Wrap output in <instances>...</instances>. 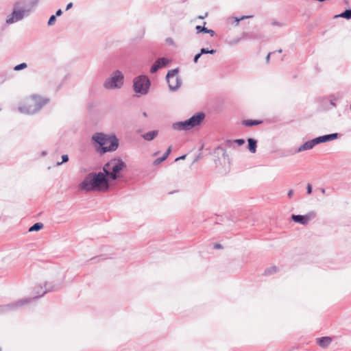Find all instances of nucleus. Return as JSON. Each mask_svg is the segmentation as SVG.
I'll return each mask as SVG.
<instances>
[{"instance_id": "obj_1", "label": "nucleus", "mask_w": 351, "mask_h": 351, "mask_svg": "<svg viewBox=\"0 0 351 351\" xmlns=\"http://www.w3.org/2000/svg\"><path fill=\"white\" fill-rule=\"evenodd\" d=\"M109 188V183L104 173H89L79 184V189L85 192L106 191Z\"/></svg>"}, {"instance_id": "obj_2", "label": "nucleus", "mask_w": 351, "mask_h": 351, "mask_svg": "<svg viewBox=\"0 0 351 351\" xmlns=\"http://www.w3.org/2000/svg\"><path fill=\"white\" fill-rule=\"evenodd\" d=\"M91 141L96 151L100 154L114 152L119 144L118 138L114 134H106L96 132L91 137Z\"/></svg>"}, {"instance_id": "obj_3", "label": "nucleus", "mask_w": 351, "mask_h": 351, "mask_svg": "<svg viewBox=\"0 0 351 351\" xmlns=\"http://www.w3.org/2000/svg\"><path fill=\"white\" fill-rule=\"evenodd\" d=\"M49 99L43 98L40 96L33 95L29 98L25 100L24 103L21 104L18 110L22 114H34L38 112L43 106L48 104Z\"/></svg>"}, {"instance_id": "obj_4", "label": "nucleus", "mask_w": 351, "mask_h": 351, "mask_svg": "<svg viewBox=\"0 0 351 351\" xmlns=\"http://www.w3.org/2000/svg\"><path fill=\"white\" fill-rule=\"evenodd\" d=\"M125 162L121 158H113L108 162L103 167L104 173L106 176L111 180H115L120 178L121 171L126 169Z\"/></svg>"}, {"instance_id": "obj_5", "label": "nucleus", "mask_w": 351, "mask_h": 351, "mask_svg": "<svg viewBox=\"0 0 351 351\" xmlns=\"http://www.w3.org/2000/svg\"><path fill=\"white\" fill-rule=\"evenodd\" d=\"M205 114L204 112H198L192 116L187 120L184 121H178L172 124L171 127L176 131H186L196 126H198L204 121Z\"/></svg>"}, {"instance_id": "obj_6", "label": "nucleus", "mask_w": 351, "mask_h": 351, "mask_svg": "<svg viewBox=\"0 0 351 351\" xmlns=\"http://www.w3.org/2000/svg\"><path fill=\"white\" fill-rule=\"evenodd\" d=\"M124 83V76L121 71L116 70L106 79L103 83V86L107 90H114L121 88Z\"/></svg>"}, {"instance_id": "obj_7", "label": "nucleus", "mask_w": 351, "mask_h": 351, "mask_svg": "<svg viewBox=\"0 0 351 351\" xmlns=\"http://www.w3.org/2000/svg\"><path fill=\"white\" fill-rule=\"evenodd\" d=\"M31 12L30 8H23L21 1H18L14 4L13 12L8 16L6 23L12 24L22 20L25 16H27Z\"/></svg>"}, {"instance_id": "obj_8", "label": "nucleus", "mask_w": 351, "mask_h": 351, "mask_svg": "<svg viewBox=\"0 0 351 351\" xmlns=\"http://www.w3.org/2000/svg\"><path fill=\"white\" fill-rule=\"evenodd\" d=\"M150 86V81L145 75H140L134 79L133 88L136 93L146 95Z\"/></svg>"}, {"instance_id": "obj_9", "label": "nucleus", "mask_w": 351, "mask_h": 351, "mask_svg": "<svg viewBox=\"0 0 351 351\" xmlns=\"http://www.w3.org/2000/svg\"><path fill=\"white\" fill-rule=\"evenodd\" d=\"M179 70L178 68L168 71L166 78L169 88L171 91L178 90L182 85V80L178 75Z\"/></svg>"}, {"instance_id": "obj_10", "label": "nucleus", "mask_w": 351, "mask_h": 351, "mask_svg": "<svg viewBox=\"0 0 351 351\" xmlns=\"http://www.w3.org/2000/svg\"><path fill=\"white\" fill-rule=\"evenodd\" d=\"M31 298H25L14 302L0 305V313H5L11 311H14L23 306V305L29 303L31 301Z\"/></svg>"}, {"instance_id": "obj_11", "label": "nucleus", "mask_w": 351, "mask_h": 351, "mask_svg": "<svg viewBox=\"0 0 351 351\" xmlns=\"http://www.w3.org/2000/svg\"><path fill=\"white\" fill-rule=\"evenodd\" d=\"M317 216V213L315 211H311L306 213L304 215H293L291 216V219L293 221L298 223L302 225H307L309 221L313 219Z\"/></svg>"}, {"instance_id": "obj_12", "label": "nucleus", "mask_w": 351, "mask_h": 351, "mask_svg": "<svg viewBox=\"0 0 351 351\" xmlns=\"http://www.w3.org/2000/svg\"><path fill=\"white\" fill-rule=\"evenodd\" d=\"M169 63V60L166 58H160L157 59L155 62L153 64L150 69V72L152 73H156L159 69L165 66L167 64Z\"/></svg>"}, {"instance_id": "obj_13", "label": "nucleus", "mask_w": 351, "mask_h": 351, "mask_svg": "<svg viewBox=\"0 0 351 351\" xmlns=\"http://www.w3.org/2000/svg\"><path fill=\"white\" fill-rule=\"evenodd\" d=\"M339 136V134H338V133L326 134V135H324V136H321L315 138V141H316L317 144H319V143L333 141V140L337 138Z\"/></svg>"}, {"instance_id": "obj_14", "label": "nucleus", "mask_w": 351, "mask_h": 351, "mask_svg": "<svg viewBox=\"0 0 351 351\" xmlns=\"http://www.w3.org/2000/svg\"><path fill=\"white\" fill-rule=\"evenodd\" d=\"M317 145L315 138L308 141L299 147L298 152H304L312 149L315 145Z\"/></svg>"}, {"instance_id": "obj_15", "label": "nucleus", "mask_w": 351, "mask_h": 351, "mask_svg": "<svg viewBox=\"0 0 351 351\" xmlns=\"http://www.w3.org/2000/svg\"><path fill=\"white\" fill-rule=\"evenodd\" d=\"M40 291H36L37 295L35 296L34 298L43 296L47 291H52L58 290V287H53H53L52 286L47 287V284L45 283V290H43V288L41 286L40 287Z\"/></svg>"}, {"instance_id": "obj_16", "label": "nucleus", "mask_w": 351, "mask_h": 351, "mask_svg": "<svg viewBox=\"0 0 351 351\" xmlns=\"http://www.w3.org/2000/svg\"><path fill=\"white\" fill-rule=\"evenodd\" d=\"M158 130H153V131L145 133L144 134L142 135V137L145 141H150L153 140L154 138H156L158 136Z\"/></svg>"}, {"instance_id": "obj_17", "label": "nucleus", "mask_w": 351, "mask_h": 351, "mask_svg": "<svg viewBox=\"0 0 351 351\" xmlns=\"http://www.w3.org/2000/svg\"><path fill=\"white\" fill-rule=\"evenodd\" d=\"M332 341L330 337H324L319 339H317V343L319 346L322 348H326Z\"/></svg>"}, {"instance_id": "obj_18", "label": "nucleus", "mask_w": 351, "mask_h": 351, "mask_svg": "<svg viewBox=\"0 0 351 351\" xmlns=\"http://www.w3.org/2000/svg\"><path fill=\"white\" fill-rule=\"evenodd\" d=\"M248 149L251 153L254 154L256 152L257 141L252 138L247 139Z\"/></svg>"}, {"instance_id": "obj_19", "label": "nucleus", "mask_w": 351, "mask_h": 351, "mask_svg": "<svg viewBox=\"0 0 351 351\" xmlns=\"http://www.w3.org/2000/svg\"><path fill=\"white\" fill-rule=\"evenodd\" d=\"M262 123H263V121H260V120L245 119V120L243 121V124L247 127L258 125Z\"/></svg>"}, {"instance_id": "obj_20", "label": "nucleus", "mask_w": 351, "mask_h": 351, "mask_svg": "<svg viewBox=\"0 0 351 351\" xmlns=\"http://www.w3.org/2000/svg\"><path fill=\"white\" fill-rule=\"evenodd\" d=\"M195 29H197V33L204 32L209 34L211 36L215 35V32L212 29H209L204 26L197 25Z\"/></svg>"}, {"instance_id": "obj_21", "label": "nucleus", "mask_w": 351, "mask_h": 351, "mask_svg": "<svg viewBox=\"0 0 351 351\" xmlns=\"http://www.w3.org/2000/svg\"><path fill=\"white\" fill-rule=\"evenodd\" d=\"M22 2V5L23 6V8H30L31 10L33 9V8H34L35 6L37 5V4L39 2V0H31L28 3H25V2Z\"/></svg>"}, {"instance_id": "obj_22", "label": "nucleus", "mask_w": 351, "mask_h": 351, "mask_svg": "<svg viewBox=\"0 0 351 351\" xmlns=\"http://www.w3.org/2000/svg\"><path fill=\"white\" fill-rule=\"evenodd\" d=\"M337 17H342V18H344L346 19H351V9L346 10L341 14L335 16V18H337Z\"/></svg>"}, {"instance_id": "obj_23", "label": "nucleus", "mask_w": 351, "mask_h": 351, "mask_svg": "<svg viewBox=\"0 0 351 351\" xmlns=\"http://www.w3.org/2000/svg\"><path fill=\"white\" fill-rule=\"evenodd\" d=\"M43 228L42 223H36L29 228V232L38 231Z\"/></svg>"}, {"instance_id": "obj_24", "label": "nucleus", "mask_w": 351, "mask_h": 351, "mask_svg": "<svg viewBox=\"0 0 351 351\" xmlns=\"http://www.w3.org/2000/svg\"><path fill=\"white\" fill-rule=\"evenodd\" d=\"M277 267L275 266L269 267L265 270L264 274L265 276L271 275L272 274L276 273L277 271Z\"/></svg>"}, {"instance_id": "obj_25", "label": "nucleus", "mask_w": 351, "mask_h": 351, "mask_svg": "<svg viewBox=\"0 0 351 351\" xmlns=\"http://www.w3.org/2000/svg\"><path fill=\"white\" fill-rule=\"evenodd\" d=\"M199 53H200L201 55L207 54V53L214 54V53H216V50L215 49H210V50L208 49L202 48V49H201Z\"/></svg>"}, {"instance_id": "obj_26", "label": "nucleus", "mask_w": 351, "mask_h": 351, "mask_svg": "<svg viewBox=\"0 0 351 351\" xmlns=\"http://www.w3.org/2000/svg\"><path fill=\"white\" fill-rule=\"evenodd\" d=\"M27 67V64L25 62H23V63H21V64L15 66L14 68V70L18 71L24 69Z\"/></svg>"}, {"instance_id": "obj_27", "label": "nucleus", "mask_w": 351, "mask_h": 351, "mask_svg": "<svg viewBox=\"0 0 351 351\" xmlns=\"http://www.w3.org/2000/svg\"><path fill=\"white\" fill-rule=\"evenodd\" d=\"M68 160H69V156H68V155H66V154H64V155H62V161H61V162H57V165H58V166H60V165H61L62 163L66 162H67Z\"/></svg>"}, {"instance_id": "obj_28", "label": "nucleus", "mask_w": 351, "mask_h": 351, "mask_svg": "<svg viewBox=\"0 0 351 351\" xmlns=\"http://www.w3.org/2000/svg\"><path fill=\"white\" fill-rule=\"evenodd\" d=\"M56 21V16L55 15H52L50 16L49 21H48V25L51 26L53 25Z\"/></svg>"}, {"instance_id": "obj_29", "label": "nucleus", "mask_w": 351, "mask_h": 351, "mask_svg": "<svg viewBox=\"0 0 351 351\" xmlns=\"http://www.w3.org/2000/svg\"><path fill=\"white\" fill-rule=\"evenodd\" d=\"M165 160L166 159L163 156H162L160 158L156 159L154 161L153 164H154V165H158L159 164H160L162 162L165 161Z\"/></svg>"}, {"instance_id": "obj_30", "label": "nucleus", "mask_w": 351, "mask_h": 351, "mask_svg": "<svg viewBox=\"0 0 351 351\" xmlns=\"http://www.w3.org/2000/svg\"><path fill=\"white\" fill-rule=\"evenodd\" d=\"M171 147H169L166 152L164 154V155L162 156L165 159H167L168 158V156H169V154H171Z\"/></svg>"}, {"instance_id": "obj_31", "label": "nucleus", "mask_w": 351, "mask_h": 351, "mask_svg": "<svg viewBox=\"0 0 351 351\" xmlns=\"http://www.w3.org/2000/svg\"><path fill=\"white\" fill-rule=\"evenodd\" d=\"M234 143L238 144L239 145H242L245 143V141L243 139H237L234 141Z\"/></svg>"}, {"instance_id": "obj_32", "label": "nucleus", "mask_w": 351, "mask_h": 351, "mask_svg": "<svg viewBox=\"0 0 351 351\" xmlns=\"http://www.w3.org/2000/svg\"><path fill=\"white\" fill-rule=\"evenodd\" d=\"M306 192L308 194H311L312 193V186L310 184H307L306 186Z\"/></svg>"}, {"instance_id": "obj_33", "label": "nucleus", "mask_w": 351, "mask_h": 351, "mask_svg": "<svg viewBox=\"0 0 351 351\" xmlns=\"http://www.w3.org/2000/svg\"><path fill=\"white\" fill-rule=\"evenodd\" d=\"M201 56H202V55L200 54V53H199L196 54V55L195 56L194 58H193V62H194L195 63H197V61H198V60H199V58L201 57Z\"/></svg>"}, {"instance_id": "obj_34", "label": "nucleus", "mask_w": 351, "mask_h": 351, "mask_svg": "<svg viewBox=\"0 0 351 351\" xmlns=\"http://www.w3.org/2000/svg\"><path fill=\"white\" fill-rule=\"evenodd\" d=\"M293 195V190L292 189H290L289 191H288V193H287V195L289 198H291L292 197V195Z\"/></svg>"}, {"instance_id": "obj_35", "label": "nucleus", "mask_w": 351, "mask_h": 351, "mask_svg": "<svg viewBox=\"0 0 351 351\" xmlns=\"http://www.w3.org/2000/svg\"><path fill=\"white\" fill-rule=\"evenodd\" d=\"M62 14V11L61 9H59L56 11V16H60L61 14Z\"/></svg>"}, {"instance_id": "obj_36", "label": "nucleus", "mask_w": 351, "mask_h": 351, "mask_svg": "<svg viewBox=\"0 0 351 351\" xmlns=\"http://www.w3.org/2000/svg\"><path fill=\"white\" fill-rule=\"evenodd\" d=\"M250 16H242L241 19H236V21L238 23V22H239V21H241V20H243V19H247V18H250Z\"/></svg>"}, {"instance_id": "obj_37", "label": "nucleus", "mask_w": 351, "mask_h": 351, "mask_svg": "<svg viewBox=\"0 0 351 351\" xmlns=\"http://www.w3.org/2000/svg\"><path fill=\"white\" fill-rule=\"evenodd\" d=\"M186 158V155L181 156L176 159V161H178L179 160H184Z\"/></svg>"}, {"instance_id": "obj_38", "label": "nucleus", "mask_w": 351, "mask_h": 351, "mask_svg": "<svg viewBox=\"0 0 351 351\" xmlns=\"http://www.w3.org/2000/svg\"><path fill=\"white\" fill-rule=\"evenodd\" d=\"M221 247H222L221 245L220 244H218V243H216L214 245V248L215 249H221Z\"/></svg>"}, {"instance_id": "obj_39", "label": "nucleus", "mask_w": 351, "mask_h": 351, "mask_svg": "<svg viewBox=\"0 0 351 351\" xmlns=\"http://www.w3.org/2000/svg\"><path fill=\"white\" fill-rule=\"evenodd\" d=\"M73 6V3H69L67 5H66V10H69L70 8H71Z\"/></svg>"}, {"instance_id": "obj_40", "label": "nucleus", "mask_w": 351, "mask_h": 351, "mask_svg": "<svg viewBox=\"0 0 351 351\" xmlns=\"http://www.w3.org/2000/svg\"><path fill=\"white\" fill-rule=\"evenodd\" d=\"M271 53H269L266 57V62H269V60H270V56H271Z\"/></svg>"}, {"instance_id": "obj_41", "label": "nucleus", "mask_w": 351, "mask_h": 351, "mask_svg": "<svg viewBox=\"0 0 351 351\" xmlns=\"http://www.w3.org/2000/svg\"><path fill=\"white\" fill-rule=\"evenodd\" d=\"M273 25H278V26H282V24L278 23V22H273Z\"/></svg>"}, {"instance_id": "obj_42", "label": "nucleus", "mask_w": 351, "mask_h": 351, "mask_svg": "<svg viewBox=\"0 0 351 351\" xmlns=\"http://www.w3.org/2000/svg\"><path fill=\"white\" fill-rule=\"evenodd\" d=\"M143 115L145 117H147V113H146L145 112H144L143 113Z\"/></svg>"}, {"instance_id": "obj_43", "label": "nucleus", "mask_w": 351, "mask_h": 351, "mask_svg": "<svg viewBox=\"0 0 351 351\" xmlns=\"http://www.w3.org/2000/svg\"><path fill=\"white\" fill-rule=\"evenodd\" d=\"M207 16V14H205V16H199L200 19H204Z\"/></svg>"}, {"instance_id": "obj_44", "label": "nucleus", "mask_w": 351, "mask_h": 351, "mask_svg": "<svg viewBox=\"0 0 351 351\" xmlns=\"http://www.w3.org/2000/svg\"><path fill=\"white\" fill-rule=\"evenodd\" d=\"M322 193H325V190L324 189H322Z\"/></svg>"}, {"instance_id": "obj_45", "label": "nucleus", "mask_w": 351, "mask_h": 351, "mask_svg": "<svg viewBox=\"0 0 351 351\" xmlns=\"http://www.w3.org/2000/svg\"><path fill=\"white\" fill-rule=\"evenodd\" d=\"M278 53H281V52H282V49H279V50L278 51Z\"/></svg>"}, {"instance_id": "obj_46", "label": "nucleus", "mask_w": 351, "mask_h": 351, "mask_svg": "<svg viewBox=\"0 0 351 351\" xmlns=\"http://www.w3.org/2000/svg\"><path fill=\"white\" fill-rule=\"evenodd\" d=\"M350 110H351V104H350Z\"/></svg>"}]
</instances>
